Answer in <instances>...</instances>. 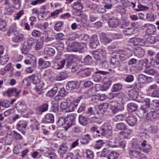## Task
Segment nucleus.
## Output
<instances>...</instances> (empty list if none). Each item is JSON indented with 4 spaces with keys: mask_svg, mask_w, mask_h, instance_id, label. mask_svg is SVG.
Instances as JSON below:
<instances>
[{
    "mask_svg": "<svg viewBox=\"0 0 159 159\" xmlns=\"http://www.w3.org/2000/svg\"><path fill=\"white\" fill-rule=\"evenodd\" d=\"M29 78L33 84L36 85L35 90L37 93L43 95L42 91L44 88V84L43 82L41 81V77L38 75L33 74L29 76Z\"/></svg>",
    "mask_w": 159,
    "mask_h": 159,
    "instance_id": "1",
    "label": "nucleus"
},
{
    "mask_svg": "<svg viewBox=\"0 0 159 159\" xmlns=\"http://www.w3.org/2000/svg\"><path fill=\"white\" fill-rule=\"evenodd\" d=\"M135 144L133 143L132 145V148L129 149V157L132 159H140L142 157V154L141 153L139 149V145H135Z\"/></svg>",
    "mask_w": 159,
    "mask_h": 159,
    "instance_id": "2",
    "label": "nucleus"
},
{
    "mask_svg": "<svg viewBox=\"0 0 159 159\" xmlns=\"http://www.w3.org/2000/svg\"><path fill=\"white\" fill-rule=\"evenodd\" d=\"M137 102H139L145 103V104L141 106L139 110L140 115H143L149 111L150 99L149 98H144L141 97V98L137 99Z\"/></svg>",
    "mask_w": 159,
    "mask_h": 159,
    "instance_id": "3",
    "label": "nucleus"
},
{
    "mask_svg": "<svg viewBox=\"0 0 159 159\" xmlns=\"http://www.w3.org/2000/svg\"><path fill=\"white\" fill-rule=\"evenodd\" d=\"M36 42V39L32 38L28 39L27 41L25 42L21 50L22 53L25 54H27L31 48V47L34 45Z\"/></svg>",
    "mask_w": 159,
    "mask_h": 159,
    "instance_id": "4",
    "label": "nucleus"
},
{
    "mask_svg": "<svg viewBox=\"0 0 159 159\" xmlns=\"http://www.w3.org/2000/svg\"><path fill=\"white\" fill-rule=\"evenodd\" d=\"M111 130V127L110 125H107L103 128H100L98 132L96 134V137L97 138H100L110 135L112 134Z\"/></svg>",
    "mask_w": 159,
    "mask_h": 159,
    "instance_id": "5",
    "label": "nucleus"
},
{
    "mask_svg": "<svg viewBox=\"0 0 159 159\" xmlns=\"http://www.w3.org/2000/svg\"><path fill=\"white\" fill-rule=\"evenodd\" d=\"M65 64L66 63V66L68 68L71 66L73 65L75 63V61L77 59V56L72 54H66L65 55Z\"/></svg>",
    "mask_w": 159,
    "mask_h": 159,
    "instance_id": "6",
    "label": "nucleus"
},
{
    "mask_svg": "<svg viewBox=\"0 0 159 159\" xmlns=\"http://www.w3.org/2000/svg\"><path fill=\"white\" fill-rule=\"evenodd\" d=\"M110 105L111 107L110 109L114 114L123 110L124 109L123 105L118 103L116 101L110 102Z\"/></svg>",
    "mask_w": 159,
    "mask_h": 159,
    "instance_id": "7",
    "label": "nucleus"
},
{
    "mask_svg": "<svg viewBox=\"0 0 159 159\" xmlns=\"http://www.w3.org/2000/svg\"><path fill=\"white\" fill-rule=\"evenodd\" d=\"M140 116L143 117L146 116V118L148 120L157 119L159 118V113L156 111H151L148 112H146L143 115H140Z\"/></svg>",
    "mask_w": 159,
    "mask_h": 159,
    "instance_id": "8",
    "label": "nucleus"
},
{
    "mask_svg": "<svg viewBox=\"0 0 159 159\" xmlns=\"http://www.w3.org/2000/svg\"><path fill=\"white\" fill-rule=\"evenodd\" d=\"M48 57L45 56L43 58L39 59V66L41 69H46L50 67L51 65L50 61H48Z\"/></svg>",
    "mask_w": 159,
    "mask_h": 159,
    "instance_id": "9",
    "label": "nucleus"
},
{
    "mask_svg": "<svg viewBox=\"0 0 159 159\" xmlns=\"http://www.w3.org/2000/svg\"><path fill=\"white\" fill-rule=\"evenodd\" d=\"M75 118L73 116H68L66 117L65 126H64L66 131H67L73 125L75 124Z\"/></svg>",
    "mask_w": 159,
    "mask_h": 159,
    "instance_id": "10",
    "label": "nucleus"
},
{
    "mask_svg": "<svg viewBox=\"0 0 159 159\" xmlns=\"http://www.w3.org/2000/svg\"><path fill=\"white\" fill-rule=\"evenodd\" d=\"M148 62L147 59L139 60L135 66L136 69L138 71H141L143 69H146Z\"/></svg>",
    "mask_w": 159,
    "mask_h": 159,
    "instance_id": "11",
    "label": "nucleus"
},
{
    "mask_svg": "<svg viewBox=\"0 0 159 159\" xmlns=\"http://www.w3.org/2000/svg\"><path fill=\"white\" fill-rule=\"evenodd\" d=\"M82 98L81 96H80L76 99H74L70 103L68 106L69 112L74 111L76 107Z\"/></svg>",
    "mask_w": 159,
    "mask_h": 159,
    "instance_id": "12",
    "label": "nucleus"
},
{
    "mask_svg": "<svg viewBox=\"0 0 159 159\" xmlns=\"http://www.w3.org/2000/svg\"><path fill=\"white\" fill-rule=\"evenodd\" d=\"M108 73L107 71L99 70L95 72L96 74L93 76L92 78L94 81L98 82L102 79V77L101 75H106Z\"/></svg>",
    "mask_w": 159,
    "mask_h": 159,
    "instance_id": "13",
    "label": "nucleus"
},
{
    "mask_svg": "<svg viewBox=\"0 0 159 159\" xmlns=\"http://www.w3.org/2000/svg\"><path fill=\"white\" fill-rule=\"evenodd\" d=\"M99 45V42L98 39L97 35H93L92 37L89 44L90 47L93 49L96 48Z\"/></svg>",
    "mask_w": 159,
    "mask_h": 159,
    "instance_id": "14",
    "label": "nucleus"
},
{
    "mask_svg": "<svg viewBox=\"0 0 159 159\" xmlns=\"http://www.w3.org/2000/svg\"><path fill=\"white\" fill-rule=\"evenodd\" d=\"M116 52L117 57L119 58L120 60L121 61H125L130 56L126 51L119 50Z\"/></svg>",
    "mask_w": 159,
    "mask_h": 159,
    "instance_id": "15",
    "label": "nucleus"
},
{
    "mask_svg": "<svg viewBox=\"0 0 159 159\" xmlns=\"http://www.w3.org/2000/svg\"><path fill=\"white\" fill-rule=\"evenodd\" d=\"M27 125V123L26 121L23 120H20L16 125L17 129L24 135L25 133L23 130V129H25Z\"/></svg>",
    "mask_w": 159,
    "mask_h": 159,
    "instance_id": "16",
    "label": "nucleus"
},
{
    "mask_svg": "<svg viewBox=\"0 0 159 159\" xmlns=\"http://www.w3.org/2000/svg\"><path fill=\"white\" fill-rule=\"evenodd\" d=\"M79 82L78 81L74 80L68 82L66 85V90L72 91L76 89L78 86Z\"/></svg>",
    "mask_w": 159,
    "mask_h": 159,
    "instance_id": "17",
    "label": "nucleus"
},
{
    "mask_svg": "<svg viewBox=\"0 0 159 159\" xmlns=\"http://www.w3.org/2000/svg\"><path fill=\"white\" fill-rule=\"evenodd\" d=\"M48 104L44 103L36 108L35 112L38 115H41L43 113L48 110Z\"/></svg>",
    "mask_w": 159,
    "mask_h": 159,
    "instance_id": "18",
    "label": "nucleus"
},
{
    "mask_svg": "<svg viewBox=\"0 0 159 159\" xmlns=\"http://www.w3.org/2000/svg\"><path fill=\"white\" fill-rule=\"evenodd\" d=\"M21 92V90L20 89L13 88L9 89L6 92L7 96L10 97L13 96L17 97Z\"/></svg>",
    "mask_w": 159,
    "mask_h": 159,
    "instance_id": "19",
    "label": "nucleus"
},
{
    "mask_svg": "<svg viewBox=\"0 0 159 159\" xmlns=\"http://www.w3.org/2000/svg\"><path fill=\"white\" fill-rule=\"evenodd\" d=\"M99 36L101 41L104 44L109 43L112 41V39L107 37L105 33H99Z\"/></svg>",
    "mask_w": 159,
    "mask_h": 159,
    "instance_id": "20",
    "label": "nucleus"
},
{
    "mask_svg": "<svg viewBox=\"0 0 159 159\" xmlns=\"http://www.w3.org/2000/svg\"><path fill=\"white\" fill-rule=\"evenodd\" d=\"M92 69L88 68L79 71L78 73L79 76L82 78L88 77L91 74Z\"/></svg>",
    "mask_w": 159,
    "mask_h": 159,
    "instance_id": "21",
    "label": "nucleus"
},
{
    "mask_svg": "<svg viewBox=\"0 0 159 159\" xmlns=\"http://www.w3.org/2000/svg\"><path fill=\"white\" fill-rule=\"evenodd\" d=\"M108 24L110 28H116L120 25V22L117 18L113 17L109 20Z\"/></svg>",
    "mask_w": 159,
    "mask_h": 159,
    "instance_id": "22",
    "label": "nucleus"
},
{
    "mask_svg": "<svg viewBox=\"0 0 159 159\" xmlns=\"http://www.w3.org/2000/svg\"><path fill=\"white\" fill-rule=\"evenodd\" d=\"M128 96L131 98H133L137 102V99L141 98V97L139 95L138 91H136L134 89H131L129 90L127 93Z\"/></svg>",
    "mask_w": 159,
    "mask_h": 159,
    "instance_id": "23",
    "label": "nucleus"
},
{
    "mask_svg": "<svg viewBox=\"0 0 159 159\" xmlns=\"http://www.w3.org/2000/svg\"><path fill=\"white\" fill-rule=\"evenodd\" d=\"M125 120L129 125L133 126L136 124L137 120L135 116L130 115L127 117Z\"/></svg>",
    "mask_w": 159,
    "mask_h": 159,
    "instance_id": "24",
    "label": "nucleus"
},
{
    "mask_svg": "<svg viewBox=\"0 0 159 159\" xmlns=\"http://www.w3.org/2000/svg\"><path fill=\"white\" fill-rule=\"evenodd\" d=\"M134 52L136 56L141 58L144 55L145 52L144 49L140 47H137L134 48Z\"/></svg>",
    "mask_w": 159,
    "mask_h": 159,
    "instance_id": "25",
    "label": "nucleus"
},
{
    "mask_svg": "<svg viewBox=\"0 0 159 159\" xmlns=\"http://www.w3.org/2000/svg\"><path fill=\"white\" fill-rule=\"evenodd\" d=\"M131 41L135 46H143L145 44V40L140 38L134 37L131 39Z\"/></svg>",
    "mask_w": 159,
    "mask_h": 159,
    "instance_id": "26",
    "label": "nucleus"
},
{
    "mask_svg": "<svg viewBox=\"0 0 159 159\" xmlns=\"http://www.w3.org/2000/svg\"><path fill=\"white\" fill-rule=\"evenodd\" d=\"M42 121L47 123H52L54 122V116L51 113H48L45 116L44 119H43Z\"/></svg>",
    "mask_w": 159,
    "mask_h": 159,
    "instance_id": "27",
    "label": "nucleus"
},
{
    "mask_svg": "<svg viewBox=\"0 0 159 159\" xmlns=\"http://www.w3.org/2000/svg\"><path fill=\"white\" fill-rule=\"evenodd\" d=\"M65 65V60L63 59L59 61H55L53 63L52 67L55 70H59L62 69Z\"/></svg>",
    "mask_w": 159,
    "mask_h": 159,
    "instance_id": "28",
    "label": "nucleus"
},
{
    "mask_svg": "<svg viewBox=\"0 0 159 159\" xmlns=\"http://www.w3.org/2000/svg\"><path fill=\"white\" fill-rule=\"evenodd\" d=\"M146 142V140H143V142H141V145L143 147L142 149L144 152L148 154L151 151L152 147L149 144H147Z\"/></svg>",
    "mask_w": 159,
    "mask_h": 159,
    "instance_id": "29",
    "label": "nucleus"
},
{
    "mask_svg": "<svg viewBox=\"0 0 159 159\" xmlns=\"http://www.w3.org/2000/svg\"><path fill=\"white\" fill-rule=\"evenodd\" d=\"M78 42H74L69 43L67 47L66 50L68 52H77Z\"/></svg>",
    "mask_w": 159,
    "mask_h": 159,
    "instance_id": "30",
    "label": "nucleus"
},
{
    "mask_svg": "<svg viewBox=\"0 0 159 159\" xmlns=\"http://www.w3.org/2000/svg\"><path fill=\"white\" fill-rule=\"evenodd\" d=\"M156 31V27L153 25L150 24L148 26L146 33L148 35H150L154 34Z\"/></svg>",
    "mask_w": 159,
    "mask_h": 159,
    "instance_id": "31",
    "label": "nucleus"
},
{
    "mask_svg": "<svg viewBox=\"0 0 159 159\" xmlns=\"http://www.w3.org/2000/svg\"><path fill=\"white\" fill-rule=\"evenodd\" d=\"M68 75L66 73L62 72L56 75L54 77L55 80L58 81H61L66 79L68 78Z\"/></svg>",
    "mask_w": 159,
    "mask_h": 159,
    "instance_id": "32",
    "label": "nucleus"
},
{
    "mask_svg": "<svg viewBox=\"0 0 159 159\" xmlns=\"http://www.w3.org/2000/svg\"><path fill=\"white\" fill-rule=\"evenodd\" d=\"M68 150V148L65 143H62L61 145L58 148V153L61 156L65 154Z\"/></svg>",
    "mask_w": 159,
    "mask_h": 159,
    "instance_id": "33",
    "label": "nucleus"
},
{
    "mask_svg": "<svg viewBox=\"0 0 159 159\" xmlns=\"http://www.w3.org/2000/svg\"><path fill=\"white\" fill-rule=\"evenodd\" d=\"M92 55L93 57L96 60L95 62L96 65H99L103 58L101 57L100 55L97 51L93 52Z\"/></svg>",
    "mask_w": 159,
    "mask_h": 159,
    "instance_id": "34",
    "label": "nucleus"
},
{
    "mask_svg": "<svg viewBox=\"0 0 159 159\" xmlns=\"http://www.w3.org/2000/svg\"><path fill=\"white\" fill-rule=\"evenodd\" d=\"M91 138L90 135L89 134L83 135L80 139V141L81 143L87 144L91 140Z\"/></svg>",
    "mask_w": 159,
    "mask_h": 159,
    "instance_id": "35",
    "label": "nucleus"
},
{
    "mask_svg": "<svg viewBox=\"0 0 159 159\" xmlns=\"http://www.w3.org/2000/svg\"><path fill=\"white\" fill-rule=\"evenodd\" d=\"M118 61L119 60L118 57H117L116 52H112L110 59L111 64L113 66L116 65L118 63Z\"/></svg>",
    "mask_w": 159,
    "mask_h": 159,
    "instance_id": "36",
    "label": "nucleus"
},
{
    "mask_svg": "<svg viewBox=\"0 0 159 159\" xmlns=\"http://www.w3.org/2000/svg\"><path fill=\"white\" fill-rule=\"evenodd\" d=\"M109 104L107 102H104L99 106V111L101 114H103L106 111Z\"/></svg>",
    "mask_w": 159,
    "mask_h": 159,
    "instance_id": "37",
    "label": "nucleus"
},
{
    "mask_svg": "<svg viewBox=\"0 0 159 159\" xmlns=\"http://www.w3.org/2000/svg\"><path fill=\"white\" fill-rule=\"evenodd\" d=\"M59 102L56 100H53L52 102V111L55 113H57L59 109Z\"/></svg>",
    "mask_w": 159,
    "mask_h": 159,
    "instance_id": "38",
    "label": "nucleus"
},
{
    "mask_svg": "<svg viewBox=\"0 0 159 159\" xmlns=\"http://www.w3.org/2000/svg\"><path fill=\"white\" fill-rule=\"evenodd\" d=\"M138 108V105L134 103H129L127 105L128 111L130 112H132L136 111Z\"/></svg>",
    "mask_w": 159,
    "mask_h": 159,
    "instance_id": "39",
    "label": "nucleus"
},
{
    "mask_svg": "<svg viewBox=\"0 0 159 159\" xmlns=\"http://www.w3.org/2000/svg\"><path fill=\"white\" fill-rule=\"evenodd\" d=\"M17 108L18 110L22 112H25L27 109L26 104L24 102H18Z\"/></svg>",
    "mask_w": 159,
    "mask_h": 159,
    "instance_id": "40",
    "label": "nucleus"
},
{
    "mask_svg": "<svg viewBox=\"0 0 159 159\" xmlns=\"http://www.w3.org/2000/svg\"><path fill=\"white\" fill-rule=\"evenodd\" d=\"M144 72L149 75H152L156 77L159 75V73L157 71L153 69L145 70Z\"/></svg>",
    "mask_w": 159,
    "mask_h": 159,
    "instance_id": "41",
    "label": "nucleus"
},
{
    "mask_svg": "<svg viewBox=\"0 0 159 159\" xmlns=\"http://www.w3.org/2000/svg\"><path fill=\"white\" fill-rule=\"evenodd\" d=\"M88 119L86 116H84L82 115H80L79 117V121L81 125L86 126L88 124Z\"/></svg>",
    "mask_w": 159,
    "mask_h": 159,
    "instance_id": "42",
    "label": "nucleus"
},
{
    "mask_svg": "<svg viewBox=\"0 0 159 159\" xmlns=\"http://www.w3.org/2000/svg\"><path fill=\"white\" fill-rule=\"evenodd\" d=\"M157 86L156 84H154L149 86L147 91L149 93L152 94V96L154 97L153 93L157 89Z\"/></svg>",
    "mask_w": 159,
    "mask_h": 159,
    "instance_id": "43",
    "label": "nucleus"
},
{
    "mask_svg": "<svg viewBox=\"0 0 159 159\" xmlns=\"http://www.w3.org/2000/svg\"><path fill=\"white\" fill-rule=\"evenodd\" d=\"M58 90V87H54L51 90L49 91L47 93V96L52 98L57 93Z\"/></svg>",
    "mask_w": 159,
    "mask_h": 159,
    "instance_id": "44",
    "label": "nucleus"
},
{
    "mask_svg": "<svg viewBox=\"0 0 159 159\" xmlns=\"http://www.w3.org/2000/svg\"><path fill=\"white\" fill-rule=\"evenodd\" d=\"M122 85L120 83L116 84L113 85L112 87L111 91L113 92H116L120 91L122 89Z\"/></svg>",
    "mask_w": 159,
    "mask_h": 159,
    "instance_id": "45",
    "label": "nucleus"
},
{
    "mask_svg": "<svg viewBox=\"0 0 159 159\" xmlns=\"http://www.w3.org/2000/svg\"><path fill=\"white\" fill-rule=\"evenodd\" d=\"M7 27L6 21L2 19H0V30L3 31L7 30Z\"/></svg>",
    "mask_w": 159,
    "mask_h": 159,
    "instance_id": "46",
    "label": "nucleus"
},
{
    "mask_svg": "<svg viewBox=\"0 0 159 159\" xmlns=\"http://www.w3.org/2000/svg\"><path fill=\"white\" fill-rule=\"evenodd\" d=\"M31 84V81L29 78V76L28 78L24 79L22 82V85L25 88H26L27 86H30Z\"/></svg>",
    "mask_w": 159,
    "mask_h": 159,
    "instance_id": "47",
    "label": "nucleus"
},
{
    "mask_svg": "<svg viewBox=\"0 0 159 159\" xmlns=\"http://www.w3.org/2000/svg\"><path fill=\"white\" fill-rule=\"evenodd\" d=\"M127 129L126 125L123 123H120L116 124V130H126Z\"/></svg>",
    "mask_w": 159,
    "mask_h": 159,
    "instance_id": "48",
    "label": "nucleus"
},
{
    "mask_svg": "<svg viewBox=\"0 0 159 159\" xmlns=\"http://www.w3.org/2000/svg\"><path fill=\"white\" fill-rule=\"evenodd\" d=\"M24 38L22 34H18L13 37V41L16 43H18L24 40Z\"/></svg>",
    "mask_w": 159,
    "mask_h": 159,
    "instance_id": "49",
    "label": "nucleus"
},
{
    "mask_svg": "<svg viewBox=\"0 0 159 159\" xmlns=\"http://www.w3.org/2000/svg\"><path fill=\"white\" fill-rule=\"evenodd\" d=\"M101 62L98 65H101L103 69H106L109 68L110 64L105 59H103Z\"/></svg>",
    "mask_w": 159,
    "mask_h": 159,
    "instance_id": "50",
    "label": "nucleus"
},
{
    "mask_svg": "<svg viewBox=\"0 0 159 159\" xmlns=\"http://www.w3.org/2000/svg\"><path fill=\"white\" fill-rule=\"evenodd\" d=\"M66 120V117H65L60 116L57 122V125L59 126H61L63 125H65Z\"/></svg>",
    "mask_w": 159,
    "mask_h": 159,
    "instance_id": "51",
    "label": "nucleus"
},
{
    "mask_svg": "<svg viewBox=\"0 0 159 159\" xmlns=\"http://www.w3.org/2000/svg\"><path fill=\"white\" fill-rule=\"evenodd\" d=\"M15 8L12 7V6H11L10 5H9V7H6L5 10V14L8 15H11L14 10Z\"/></svg>",
    "mask_w": 159,
    "mask_h": 159,
    "instance_id": "52",
    "label": "nucleus"
},
{
    "mask_svg": "<svg viewBox=\"0 0 159 159\" xmlns=\"http://www.w3.org/2000/svg\"><path fill=\"white\" fill-rule=\"evenodd\" d=\"M45 54L49 56H52L55 53V51L54 49L52 48H47L44 49Z\"/></svg>",
    "mask_w": 159,
    "mask_h": 159,
    "instance_id": "53",
    "label": "nucleus"
},
{
    "mask_svg": "<svg viewBox=\"0 0 159 159\" xmlns=\"http://www.w3.org/2000/svg\"><path fill=\"white\" fill-rule=\"evenodd\" d=\"M97 144L95 148L97 149H100L104 144L106 143V140L100 139L96 141Z\"/></svg>",
    "mask_w": 159,
    "mask_h": 159,
    "instance_id": "54",
    "label": "nucleus"
},
{
    "mask_svg": "<svg viewBox=\"0 0 159 159\" xmlns=\"http://www.w3.org/2000/svg\"><path fill=\"white\" fill-rule=\"evenodd\" d=\"M13 3V5L12 7L15 8V9H18L20 8L21 5V1L20 0H11Z\"/></svg>",
    "mask_w": 159,
    "mask_h": 159,
    "instance_id": "55",
    "label": "nucleus"
},
{
    "mask_svg": "<svg viewBox=\"0 0 159 159\" xmlns=\"http://www.w3.org/2000/svg\"><path fill=\"white\" fill-rule=\"evenodd\" d=\"M43 37L42 38H41L40 40H38L35 46V49L36 50H38L41 48L43 43Z\"/></svg>",
    "mask_w": 159,
    "mask_h": 159,
    "instance_id": "56",
    "label": "nucleus"
},
{
    "mask_svg": "<svg viewBox=\"0 0 159 159\" xmlns=\"http://www.w3.org/2000/svg\"><path fill=\"white\" fill-rule=\"evenodd\" d=\"M73 133H78L80 131V128L75 124L69 129Z\"/></svg>",
    "mask_w": 159,
    "mask_h": 159,
    "instance_id": "57",
    "label": "nucleus"
},
{
    "mask_svg": "<svg viewBox=\"0 0 159 159\" xmlns=\"http://www.w3.org/2000/svg\"><path fill=\"white\" fill-rule=\"evenodd\" d=\"M95 113L93 111V108L92 107H89L87 111L85 113L86 117L89 118L91 116H95Z\"/></svg>",
    "mask_w": 159,
    "mask_h": 159,
    "instance_id": "58",
    "label": "nucleus"
},
{
    "mask_svg": "<svg viewBox=\"0 0 159 159\" xmlns=\"http://www.w3.org/2000/svg\"><path fill=\"white\" fill-rule=\"evenodd\" d=\"M63 25V23L62 22L59 21L54 26V30L57 31H60L62 30Z\"/></svg>",
    "mask_w": 159,
    "mask_h": 159,
    "instance_id": "59",
    "label": "nucleus"
},
{
    "mask_svg": "<svg viewBox=\"0 0 159 159\" xmlns=\"http://www.w3.org/2000/svg\"><path fill=\"white\" fill-rule=\"evenodd\" d=\"M119 154L115 151H111L107 157L108 159H116L118 157Z\"/></svg>",
    "mask_w": 159,
    "mask_h": 159,
    "instance_id": "60",
    "label": "nucleus"
},
{
    "mask_svg": "<svg viewBox=\"0 0 159 159\" xmlns=\"http://www.w3.org/2000/svg\"><path fill=\"white\" fill-rule=\"evenodd\" d=\"M156 16L151 13L147 14L146 19L149 21H153L156 18Z\"/></svg>",
    "mask_w": 159,
    "mask_h": 159,
    "instance_id": "61",
    "label": "nucleus"
},
{
    "mask_svg": "<svg viewBox=\"0 0 159 159\" xmlns=\"http://www.w3.org/2000/svg\"><path fill=\"white\" fill-rule=\"evenodd\" d=\"M146 76L143 74H140L138 75V81L141 83H144L146 82Z\"/></svg>",
    "mask_w": 159,
    "mask_h": 159,
    "instance_id": "62",
    "label": "nucleus"
},
{
    "mask_svg": "<svg viewBox=\"0 0 159 159\" xmlns=\"http://www.w3.org/2000/svg\"><path fill=\"white\" fill-rule=\"evenodd\" d=\"M12 137L16 140H21L22 139V136L19 133L14 131L12 133Z\"/></svg>",
    "mask_w": 159,
    "mask_h": 159,
    "instance_id": "63",
    "label": "nucleus"
},
{
    "mask_svg": "<svg viewBox=\"0 0 159 159\" xmlns=\"http://www.w3.org/2000/svg\"><path fill=\"white\" fill-rule=\"evenodd\" d=\"M152 109L155 111L159 110V101L158 100H155L152 102Z\"/></svg>",
    "mask_w": 159,
    "mask_h": 159,
    "instance_id": "64",
    "label": "nucleus"
}]
</instances>
